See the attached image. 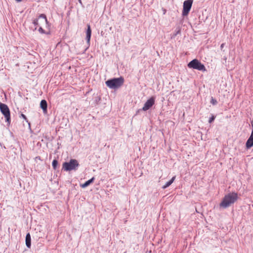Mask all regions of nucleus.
Here are the masks:
<instances>
[{
    "instance_id": "4",
    "label": "nucleus",
    "mask_w": 253,
    "mask_h": 253,
    "mask_svg": "<svg viewBox=\"0 0 253 253\" xmlns=\"http://www.w3.org/2000/svg\"><path fill=\"white\" fill-rule=\"evenodd\" d=\"M187 66L189 68L196 69L199 71L203 72L207 71L204 65L197 59H194L191 61Z\"/></svg>"
},
{
    "instance_id": "23",
    "label": "nucleus",
    "mask_w": 253,
    "mask_h": 253,
    "mask_svg": "<svg viewBox=\"0 0 253 253\" xmlns=\"http://www.w3.org/2000/svg\"><path fill=\"white\" fill-rule=\"evenodd\" d=\"M22 0H15V1L17 2H21Z\"/></svg>"
},
{
    "instance_id": "18",
    "label": "nucleus",
    "mask_w": 253,
    "mask_h": 253,
    "mask_svg": "<svg viewBox=\"0 0 253 253\" xmlns=\"http://www.w3.org/2000/svg\"><path fill=\"white\" fill-rule=\"evenodd\" d=\"M38 31L41 34H45V31L42 28L41 26L40 27Z\"/></svg>"
},
{
    "instance_id": "6",
    "label": "nucleus",
    "mask_w": 253,
    "mask_h": 253,
    "mask_svg": "<svg viewBox=\"0 0 253 253\" xmlns=\"http://www.w3.org/2000/svg\"><path fill=\"white\" fill-rule=\"evenodd\" d=\"M33 24L36 26L35 30L37 29V26H41L44 24H47L48 21L46 19V16L44 14H41L38 19H35L33 21Z\"/></svg>"
},
{
    "instance_id": "8",
    "label": "nucleus",
    "mask_w": 253,
    "mask_h": 253,
    "mask_svg": "<svg viewBox=\"0 0 253 253\" xmlns=\"http://www.w3.org/2000/svg\"><path fill=\"white\" fill-rule=\"evenodd\" d=\"M155 103V99L153 97H151L145 103L144 106L142 110L146 111L149 110Z\"/></svg>"
},
{
    "instance_id": "21",
    "label": "nucleus",
    "mask_w": 253,
    "mask_h": 253,
    "mask_svg": "<svg viewBox=\"0 0 253 253\" xmlns=\"http://www.w3.org/2000/svg\"><path fill=\"white\" fill-rule=\"evenodd\" d=\"M224 43H222L220 45V49L221 50H222V49L223 48L224 46Z\"/></svg>"
},
{
    "instance_id": "5",
    "label": "nucleus",
    "mask_w": 253,
    "mask_h": 253,
    "mask_svg": "<svg viewBox=\"0 0 253 253\" xmlns=\"http://www.w3.org/2000/svg\"><path fill=\"white\" fill-rule=\"evenodd\" d=\"M0 110L5 118L6 122L9 124L10 122V114L7 105L0 102Z\"/></svg>"
},
{
    "instance_id": "2",
    "label": "nucleus",
    "mask_w": 253,
    "mask_h": 253,
    "mask_svg": "<svg viewBox=\"0 0 253 253\" xmlns=\"http://www.w3.org/2000/svg\"><path fill=\"white\" fill-rule=\"evenodd\" d=\"M124 83V79L122 77L113 78L106 81V85L111 89H117L121 87Z\"/></svg>"
},
{
    "instance_id": "14",
    "label": "nucleus",
    "mask_w": 253,
    "mask_h": 253,
    "mask_svg": "<svg viewBox=\"0 0 253 253\" xmlns=\"http://www.w3.org/2000/svg\"><path fill=\"white\" fill-rule=\"evenodd\" d=\"M175 179V176H173L172 177V178L169 181L167 182L163 186L162 188L163 189H165L168 188V187H169L173 182Z\"/></svg>"
},
{
    "instance_id": "9",
    "label": "nucleus",
    "mask_w": 253,
    "mask_h": 253,
    "mask_svg": "<svg viewBox=\"0 0 253 253\" xmlns=\"http://www.w3.org/2000/svg\"><path fill=\"white\" fill-rule=\"evenodd\" d=\"M246 146L247 149H250L253 146V129L250 136L246 142Z\"/></svg>"
},
{
    "instance_id": "22",
    "label": "nucleus",
    "mask_w": 253,
    "mask_h": 253,
    "mask_svg": "<svg viewBox=\"0 0 253 253\" xmlns=\"http://www.w3.org/2000/svg\"><path fill=\"white\" fill-rule=\"evenodd\" d=\"M79 0V3L82 5L83 3H82V0Z\"/></svg>"
},
{
    "instance_id": "1",
    "label": "nucleus",
    "mask_w": 253,
    "mask_h": 253,
    "mask_svg": "<svg viewBox=\"0 0 253 253\" xmlns=\"http://www.w3.org/2000/svg\"><path fill=\"white\" fill-rule=\"evenodd\" d=\"M238 194L235 192L230 193L225 195L219 204L220 208L226 209L233 204L238 199Z\"/></svg>"
},
{
    "instance_id": "12",
    "label": "nucleus",
    "mask_w": 253,
    "mask_h": 253,
    "mask_svg": "<svg viewBox=\"0 0 253 253\" xmlns=\"http://www.w3.org/2000/svg\"><path fill=\"white\" fill-rule=\"evenodd\" d=\"M47 102L45 100H42L40 103V107L42 109L44 113L47 112Z\"/></svg>"
},
{
    "instance_id": "20",
    "label": "nucleus",
    "mask_w": 253,
    "mask_h": 253,
    "mask_svg": "<svg viewBox=\"0 0 253 253\" xmlns=\"http://www.w3.org/2000/svg\"><path fill=\"white\" fill-rule=\"evenodd\" d=\"M21 117H22L23 119H24L25 120H27V118L26 117V116L23 114H21Z\"/></svg>"
},
{
    "instance_id": "15",
    "label": "nucleus",
    "mask_w": 253,
    "mask_h": 253,
    "mask_svg": "<svg viewBox=\"0 0 253 253\" xmlns=\"http://www.w3.org/2000/svg\"><path fill=\"white\" fill-rule=\"evenodd\" d=\"M58 165V161L56 160H54L52 163V166L54 169H56Z\"/></svg>"
},
{
    "instance_id": "10",
    "label": "nucleus",
    "mask_w": 253,
    "mask_h": 253,
    "mask_svg": "<svg viewBox=\"0 0 253 253\" xmlns=\"http://www.w3.org/2000/svg\"><path fill=\"white\" fill-rule=\"evenodd\" d=\"M91 34V30L89 25H87V29L86 31V40L88 43L90 42V37Z\"/></svg>"
},
{
    "instance_id": "13",
    "label": "nucleus",
    "mask_w": 253,
    "mask_h": 253,
    "mask_svg": "<svg viewBox=\"0 0 253 253\" xmlns=\"http://www.w3.org/2000/svg\"><path fill=\"white\" fill-rule=\"evenodd\" d=\"M94 177H93L91 179H89L88 180L86 181L85 182H84V184H82L81 185L82 188H84L88 186H89L91 183H92L94 180Z\"/></svg>"
},
{
    "instance_id": "7",
    "label": "nucleus",
    "mask_w": 253,
    "mask_h": 253,
    "mask_svg": "<svg viewBox=\"0 0 253 253\" xmlns=\"http://www.w3.org/2000/svg\"><path fill=\"white\" fill-rule=\"evenodd\" d=\"M193 0H186L183 2V7L182 11V15L184 16H187L192 7Z\"/></svg>"
},
{
    "instance_id": "19",
    "label": "nucleus",
    "mask_w": 253,
    "mask_h": 253,
    "mask_svg": "<svg viewBox=\"0 0 253 253\" xmlns=\"http://www.w3.org/2000/svg\"><path fill=\"white\" fill-rule=\"evenodd\" d=\"M215 119V117L212 116L211 118H210L209 120V123H211Z\"/></svg>"
},
{
    "instance_id": "17",
    "label": "nucleus",
    "mask_w": 253,
    "mask_h": 253,
    "mask_svg": "<svg viewBox=\"0 0 253 253\" xmlns=\"http://www.w3.org/2000/svg\"><path fill=\"white\" fill-rule=\"evenodd\" d=\"M211 103L212 105H216L217 103V102L215 99H214L213 97H211Z\"/></svg>"
},
{
    "instance_id": "3",
    "label": "nucleus",
    "mask_w": 253,
    "mask_h": 253,
    "mask_svg": "<svg viewBox=\"0 0 253 253\" xmlns=\"http://www.w3.org/2000/svg\"><path fill=\"white\" fill-rule=\"evenodd\" d=\"M79 166V163L77 160L72 159L69 162L63 163L62 169L66 171L76 170Z\"/></svg>"
},
{
    "instance_id": "11",
    "label": "nucleus",
    "mask_w": 253,
    "mask_h": 253,
    "mask_svg": "<svg viewBox=\"0 0 253 253\" xmlns=\"http://www.w3.org/2000/svg\"><path fill=\"white\" fill-rule=\"evenodd\" d=\"M26 245L28 248H30L31 246V235L29 233H28L26 236Z\"/></svg>"
},
{
    "instance_id": "16",
    "label": "nucleus",
    "mask_w": 253,
    "mask_h": 253,
    "mask_svg": "<svg viewBox=\"0 0 253 253\" xmlns=\"http://www.w3.org/2000/svg\"><path fill=\"white\" fill-rule=\"evenodd\" d=\"M176 30H177L175 31V33L171 36V39L174 38L178 34L180 33V29L179 28L177 29Z\"/></svg>"
}]
</instances>
